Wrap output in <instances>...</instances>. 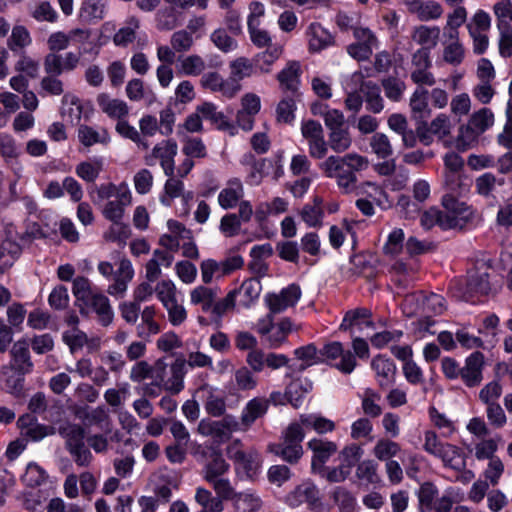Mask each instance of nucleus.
Returning <instances> with one entry per match:
<instances>
[{
	"label": "nucleus",
	"instance_id": "9",
	"mask_svg": "<svg viewBox=\"0 0 512 512\" xmlns=\"http://www.w3.org/2000/svg\"><path fill=\"white\" fill-rule=\"evenodd\" d=\"M226 453L236 468L243 470L249 478L256 476L262 466L263 461L259 452L254 448L243 450L242 442L239 439L232 441L227 446Z\"/></svg>",
	"mask_w": 512,
	"mask_h": 512
},
{
	"label": "nucleus",
	"instance_id": "32",
	"mask_svg": "<svg viewBox=\"0 0 512 512\" xmlns=\"http://www.w3.org/2000/svg\"><path fill=\"white\" fill-rule=\"evenodd\" d=\"M217 298L216 290L205 285H198L189 292L190 304L200 306L201 310L208 313L212 303Z\"/></svg>",
	"mask_w": 512,
	"mask_h": 512
},
{
	"label": "nucleus",
	"instance_id": "19",
	"mask_svg": "<svg viewBox=\"0 0 512 512\" xmlns=\"http://www.w3.org/2000/svg\"><path fill=\"white\" fill-rule=\"evenodd\" d=\"M197 393L203 400L205 411L212 417H220L226 411V402L224 397L216 388L209 385L201 386Z\"/></svg>",
	"mask_w": 512,
	"mask_h": 512
},
{
	"label": "nucleus",
	"instance_id": "15",
	"mask_svg": "<svg viewBox=\"0 0 512 512\" xmlns=\"http://www.w3.org/2000/svg\"><path fill=\"white\" fill-rule=\"evenodd\" d=\"M484 365V356L481 352H473L465 360V365L461 367L460 377L468 387L478 386L482 379V369Z\"/></svg>",
	"mask_w": 512,
	"mask_h": 512
},
{
	"label": "nucleus",
	"instance_id": "37",
	"mask_svg": "<svg viewBox=\"0 0 512 512\" xmlns=\"http://www.w3.org/2000/svg\"><path fill=\"white\" fill-rule=\"evenodd\" d=\"M104 169V160L101 157H93L80 162L76 168V175L86 182H94Z\"/></svg>",
	"mask_w": 512,
	"mask_h": 512
},
{
	"label": "nucleus",
	"instance_id": "41",
	"mask_svg": "<svg viewBox=\"0 0 512 512\" xmlns=\"http://www.w3.org/2000/svg\"><path fill=\"white\" fill-rule=\"evenodd\" d=\"M401 452V446L388 438L379 439L372 449V453L379 461H390Z\"/></svg>",
	"mask_w": 512,
	"mask_h": 512
},
{
	"label": "nucleus",
	"instance_id": "4",
	"mask_svg": "<svg viewBox=\"0 0 512 512\" xmlns=\"http://www.w3.org/2000/svg\"><path fill=\"white\" fill-rule=\"evenodd\" d=\"M423 449L429 455L441 460L444 467L455 471H462L466 466L465 457L461 449L451 443L442 442L432 430L424 432Z\"/></svg>",
	"mask_w": 512,
	"mask_h": 512
},
{
	"label": "nucleus",
	"instance_id": "3",
	"mask_svg": "<svg viewBox=\"0 0 512 512\" xmlns=\"http://www.w3.org/2000/svg\"><path fill=\"white\" fill-rule=\"evenodd\" d=\"M97 271L105 279H112V283L107 287V293L110 296L116 299H122L126 296L129 283L135 275L132 262L128 258H120L116 270L111 262L100 261L97 264Z\"/></svg>",
	"mask_w": 512,
	"mask_h": 512
},
{
	"label": "nucleus",
	"instance_id": "61",
	"mask_svg": "<svg viewBox=\"0 0 512 512\" xmlns=\"http://www.w3.org/2000/svg\"><path fill=\"white\" fill-rule=\"evenodd\" d=\"M222 262L214 259H205L200 264L201 279L203 284H210L214 278L219 279L225 276Z\"/></svg>",
	"mask_w": 512,
	"mask_h": 512
},
{
	"label": "nucleus",
	"instance_id": "21",
	"mask_svg": "<svg viewBox=\"0 0 512 512\" xmlns=\"http://www.w3.org/2000/svg\"><path fill=\"white\" fill-rule=\"evenodd\" d=\"M269 408V400L265 397H255L250 399L241 411V420L246 430L260 418L264 417Z\"/></svg>",
	"mask_w": 512,
	"mask_h": 512
},
{
	"label": "nucleus",
	"instance_id": "48",
	"mask_svg": "<svg viewBox=\"0 0 512 512\" xmlns=\"http://www.w3.org/2000/svg\"><path fill=\"white\" fill-rule=\"evenodd\" d=\"M356 477L366 484H379L381 477L378 473V464L371 459L361 461L356 468Z\"/></svg>",
	"mask_w": 512,
	"mask_h": 512
},
{
	"label": "nucleus",
	"instance_id": "25",
	"mask_svg": "<svg viewBox=\"0 0 512 512\" xmlns=\"http://www.w3.org/2000/svg\"><path fill=\"white\" fill-rule=\"evenodd\" d=\"M98 315L99 322L102 326H109L114 319V312L110 305L108 297L99 292H94L85 302Z\"/></svg>",
	"mask_w": 512,
	"mask_h": 512
},
{
	"label": "nucleus",
	"instance_id": "45",
	"mask_svg": "<svg viewBox=\"0 0 512 512\" xmlns=\"http://www.w3.org/2000/svg\"><path fill=\"white\" fill-rule=\"evenodd\" d=\"M371 312L365 308H359L356 310L348 311L340 324L341 330H348L352 326H367L371 327L373 325L370 320Z\"/></svg>",
	"mask_w": 512,
	"mask_h": 512
},
{
	"label": "nucleus",
	"instance_id": "33",
	"mask_svg": "<svg viewBox=\"0 0 512 512\" xmlns=\"http://www.w3.org/2000/svg\"><path fill=\"white\" fill-rule=\"evenodd\" d=\"M323 200L320 197H314L312 203L305 204L299 212L302 221L309 227H319L322 225L324 211Z\"/></svg>",
	"mask_w": 512,
	"mask_h": 512
},
{
	"label": "nucleus",
	"instance_id": "30",
	"mask_svg": "<svg viewBox=\"0 0 512 512\" xmlns=\"http://www.w3.org/2000/svg\"><path fill=\"white\" fill-rule=\"evenodd\" d=\"M409 11L422 21H429L441 17L443 9L435 1H412L408 4Z\"/></svg>",
	"mask_w": 512,
	"mask_h": 512
},
{
	"label": "nucleus",
	"instance_id": "54",
	"mask_svg": "<svg viewBox=\"0 0 512 512\" xmlns=\"http://www.w3.org/2000/svg\"><path fill=\"white\" fill-rule=\"evenodd\" d=\"M141 312L142 325L138 327V335H155L160 332V325L155 321L156 308L153 305L146 306Z\"/></svg>",
	"mask_w": 512,
	"mask_h": 512
},
{
	"label": "nucleus",
	"instance_id": "17",
	"mask_svg": "<svg viewBox=\"0 0 512 512\" xmlns=\"http://www.w3.org/2000/svg\"><path fill=\"white\" fill-rule=\"evenodd\" d=\"M167 227L169 233L162 235L159 242L170 252L178 251L181 246V241L190 240L192 238L191 231L176 220H169Z\"/></svg>",
	"mask_w": 512,
	"mask_h": 512
},
{
	"label": "nucleus",
	"instance_id": "23",
	"mask_svg": "<svg viewBox=\"0 0 512 512\" xmlns=\"http://www.w3.org/2000/svg\"><path fill=\"white\" fill-rule=\"evenodd\" d=\"M306 36L310 52H320L334 43L331 33L316 22L308 26Z\"/></svg>",
	"mask_w": 512,
	"mask_h": 512
},
{
	"label": "nucleus",
	"instance_id": "39",
	"mask_svg": "<svg viewBox=\"0 0 512 512\" xmlns=\"http://www.w3.org/2000/svg\"><path fill=\"white\" fill-rule=\"evenodd\" d=\"M260 291L261 285L259 281L247 279L238 289H234L231 292H236V298L239 297V303L247 308L259 297Z\"/></svg>",
	"mask_w": 512,
	"mask_h": 512
},
{
	"label": "nucleus",
	"instance_id": "40",
	"mask_svg": "<svg viewBox=\"0 0 512 512\" xmlns=\"http://www.w3.org/2000/svg\"><path fill=\"white\" fill-rule=\"evenodd\" d=\"M67 450L85 444V430L78 424L67 423L59 428Z\"/></svg>",
	"mask_w": 512,
	"mask_h": 512
},
{
	"label": "nucleus",
	"instance_id": "64",
	"mask_svg": "<svg viewBox=\"0 0 512 512\" xmlns=\"http://www.w3.org/2000/svg\"><path fill=\"white\" fill-rule=\"evenodd\" d=\"M493 12L497 20V27L510 28L512 23V1L499 0L493 6Z\"/></svg>",
	"mask_w": 512,
	"mask_h": 512
},
{
	"label": "nucleus",
	"instance_id": "50",
	"mask_svg": "<svg viewBox=\"0 0 512 512\" xmlns=\"http://www.w3.org/2000/svg\"><path fill=\"white\" fill-rule=\"evenodd\" d=\"M331 497L337 505L340 512H357L358 505L356 498L344 487H336Z\"/></svg>",
	"mask_w": 512,
	"mask_h": 512
},
{
	"label": "nucleus",
	"instance_id": "24",
	"mask_svg": "<svg viewBox=\"0 0 512 512\" xmlns=\"http://www.w3.org/2000/svg\"><path fill=\"white\" fill-rule=\"evenodd\" d=\"M96 101L101 111L109 118L120 121L129 114V107L125 101L111 98L106 93H100Z\"/></svg>",
	"mask_w": 512,
	"mask_h": 512
},
{
	"label": "nucleus",
	"instance_id": "5",
	"mask_svg": "<svg viewBox=\"0 0 512 512\" xmlns=\"http://www.w3.org/2000/svg\"><path fill=\"white\" fill-rule=\"evenodd\" d=\"M157 299L167 312L169 323L178 327L184 324L188 317V312L183 304L178 301L177 287L170 279L161 280L155 286Z\"/></svg>",
	"mask_w": 512,
	"mask_h": 512
},
{
	"label": "nucleus",
	"instance_id": "46",
	"mask_svg": "<svg viewBox=\"0 0 512 512\" xmlns=\"http://www.w3.org/2000/svg\"><path fill=\"white\" fill-rule=\"evenodd\" d=\"M283 48L281 45H273L267 48L265 51L258 53L255 57L256 67L262 73L271 72L272 65L282 55Z\"/></svg>",
	"mask_w": 512,
	"mask_h": 512
},
{
	"label": "nucleus",
	"instance_id": "8",
	"mask_svg": "<svg viewBox=\"0 0 512 512\" xmlns=\"http://www.w3.org/2000/svg\"><path fill=\"white\" fill-rule=\"evenodd\" d=\"M441 203L444 208L441 228L444 230L462 229L473 218L472 208L454 195L444 194Z\"/></svg>",
	"mask_w": 512,
	"mask_h": 512
},
{
	"label": "nucleus",
	"instance_id": "56",
	"mask_svg": "<svg viewBox=\"0 0 512 512\" xmlns=\"http://www.w3.org/2000/svg\"><path fill=\"white\" fill-rule=\"evenodd\" d=\"M443 187L446 190L445 194H451L455 197L468 191L462 173L443 172Z\"/></svg>",
	"mask_w": 512,
	"mask_h": 512
},
{
	"label": "nucleus",
	"instance_id": "13",
	"mask_svg": "<svg viewBox=\"0 0 512 512\" xmlns=\"http://www.w3.org/2000/svg\"><path fill=\"white\" fill-rule=\"evenodd\" d=\"M301 297L300 287L292 284L283 288L278 293H269L265 296L264 301L271 313L284 312L289 307H293Z\"/></svg>",
	"mask_w": 512,
	"mask_h": 512
},
{
	"label": "nucleus",
	"instance_id": "60",
	"mask_svg": "<svg viewBox=\"0 0 512 512\" xmlns=\"http://www.w3.org/2000/svg\"><path fill=\"white\" fill-rule=\"evenodd\" d=\"M179 62L180 71L188 76H198L206 69L204 59L197 54L179 58Z\"/></svg>",
	"mask_w": 512,
	"mask_h": 512
},
{
	"label": "nucleus",
	"instance_id": "31",
	"mask_svg": "<svg viewBox=\"0 0 512 512\" xmlns=\"http://www.w3.org/2000/svg\"><path fill=\"white\" fill-rule=\"evenodd\" d=\"M229 464L226 462L220 451L214 450L203 468V478L208 482L215 478L224 476L229 471Z\"/></svg>",
	"mask_w": 512,
	"mask_h": 512
},
{
	"label": "nucleus",
	"instance_id": "10",
	"mask_svg": "<svg viewBox=\"0 0 512 512\" xmlns=\"http://www.w3.org/2000/svg\"><path fill=\"white\" fill-rule=\"evenodd\" d=\"M178 153V145L172 139H166L158 142L149 154L144 157L145 163L153 166L156 162L160 163L164 174L172 176L175 170V157Z\"/></svg>",
	"mask_w": 512,
	"mask_h": 512
},
{
	"label": "nucleus",
	"instance_id": "63",
	"mask_svg": "<svg viewBox=\"0 0 512 512\" xmlns=\"http://www.w3.org/2000/svg\"><path fill=\"white\" fill-rule=\"evenodd\" d=\"M416 495L419 501L420 511H430L438 495V489L433 483L425 482L420 486Z\"/></svg>",
	"mask_w": 512,
	"mask_h": 512
},
{
	"label": "nucleus",
	"instance_id": "49",
	"mask_svg": "<svg viewBox=\"0 0 512 512\" xmlns=\"http://www.w3.org/2000/svg\"><path fill=\"white\" fill-rule=\"evenodd\" d=\"M299 423L302 428L313 429L319 434L328 433L335 429L333 421L315 414L302 415Z\"/></svg>",
	"mask_w": 512,
	"mask_h": 512
},
{
	"label": "nucleus",
	"instance_id": "12",
	"mask_svg": "<svg viewBox=\"0 0 512 512\" xmlns=\"http://www.w3.org/2000/svg\"><path fill=\"white\" fill-rule=\"evenodd\" d=\"M432 63L430 52L427 49H419L412 56L411 80L419 86H433L436 79L430 71Z\"/></svg>",
	"mask_w": 512,
	"mask_h": 512
},
{
	"label": "nucleus",
	"instance_id": "62",
	"mask_svg": "<svg viewBox=\"0 0 512 512\" xmlns=\"http://www.w3.org/2000/svg\"><path fill=\"white\" fill-rule=\"evenodd\" d=\"M468 122L474 131L482 134L493 125L494 114L488 108H481L470 116Z\"/></svg>",
	"mask_w": 512,
	"mask_h": 512
},
{
	"label": "nucleus",
	"instance_id": "35",
	"mask_svg": "<svg viewBox=\"0 0 512 512\" xmlns=\"http://www.w3.org/2000/svg\"><path fill=\"white\" fill-rule=\"evenodd\" d=\"M78 139L85 147H90L94 144H108L111 141L110 134L105 128L96 130L88 125H81L78 128Z\"/></svg>",
	"mask_w": 512,
	"mask_h": 512
},
{
	"label": "nucleus",
	"instance_id": "47",
	"mask_svg": "<svg viewBox=\"0 0 512 512\" xmlns=\"http://www.w3.org/2000/svg\"><path fill=\"white\" fill-rule=\"evenodd\" d=\"M195 501L202 507L200 512H222L224 509L222 501L203 487L196 489Z\"/></svg>",
	"mask_w": 512,
	"mask_h": 512
},
{
	"label": "nucleus",
	"instance_id": "26",
	"mask_svg": "<svg viewBox=\"0 0 512 512\" xmlns=\"http://www.w3.org/2000/svg\"><path fill=\"white\" fill-rule=\"evenodd\" d=\"M491 290L489 274L486 271H474L468 275L465 299L470 300L476 295H487Z\"/></svg>",
	"mask_w": 512,
	"mask_h": 512
},
{
	"label": "nucleus",
	"instance_id": "22",
	"mask_svg": "<svg viewBox=\"0 0 512 512\" xmlns=\"http://www.w3.org/2000/svg\"><path fill=\"white\" fill-rule=\"evenodd\" d=\"M318 500V488L310 481L301 483L287 495V503L292 507H298L304 503L314 505Z\"/></svg>",
	"mask_w": 512,
	"mask_h": 512
},
{
	"label": "nucleus",
	"instance_id": "59",
	"mask_svg": "<svg viewBox=\"0 0 512 512\" xmlns=\"http://www.w3.org/2000/svg\"><path fill=\"white\" fill-rule=\"evenodd\" d=\"M27 420H30L29 416L21 417L19 419V423L22 427V433L31 440L39 441L52 433V429L50 427L37 422L26 423Z\"/></svg>",
	"mask_w": 512,
	"mask_h": 512
},
{
	"label": "nucleus",
	"instance_id": "2",
	"mask_svg": "<svg viewBox=\"0 0 512 512\" xmlns=\"http://www.w3.org/2000/svg\"><path fill=\"white\" fill-rule=\"evenodd\" d=\"M96 194L97 202H105L101 208L103 217L117 225L123 221L126 208L132 204L129 185L126 182L103 183L96 188Z\"/></svg>",
	"mask_w": 512,
	"mask_h": 512
},
{
	"label": "nucleus",
	"instance_id": "42",
	"mask_svg": "<svg viewBox=\"0 0 512 512\" xmlns=\"http://www.w3.org/2000/svg\"><path fill=\"white\" fill-rule=\"evenodd\" d=\"M328 143L335 153H343L352 145V138L348 127L329 130Z\"/></svg>",
	"mask_w": 512,
	"mask_h": 512
},
{
	"label": "nucleus",
	"instance_id": "6",
	"mask_svg": "<svg viewBox=\"0 0 512 512\" xmlns=\"http://www.w3.org/2000/svg\"><path fill=\"white\" fill-rule=\"evenodd\" d=\"M167 365L162 360H157L153 365H150L149 379L154 385H161L166 390L179 393L184 387V376L186 374V364L184 360H176L171 368V377L166 380Z\"/></svg>",
	"mask_w": 512,
	"mask_h": 512
},
{
	"label": "nucleus",
	"instance_id": "36",
	"mask_svg": "<svg viewBox=\"0 0 512 512\" xmlns=\"http://www.w3.org/2000/svg\"><path fill=\"white\" fill-rule=\"evenodd\" d=\"M31 44L32 37L29 30L23 25H15L7 39V47L9 50L13 53H21Z\"/></svg>",
	"mask_w": 512,
	"mask_h": 512
},
{
	"label": "nucleus",
	"instance_id": "1",
	"mask_svg": "<svg viewBox=\"0 0 512 512\" xmlns=\"http://www.w3.org/2000/svg\"><path fill=\"white\" fill-rule=\"evenodd\" d=\"M368 166V158L357 153H348L343 156H328L318 167L327 178L335 179L342 193L350 194L356 189V173Z\"/></svg>",
	"mask_w": 512,
	"mask_h": 512
},
{
	"label": "nucleus",
	"instance_id": "28",
	"mask_svg": "<svg viewBox=\"0 0 512 512\" xmlns=\"http://www.w3.org/2000/svg\"><path fill=\"white\" fill-rule=\"evenodd\" d=\"M372 369L375 371L381 388L388 387L394 382L396 366L388 358L377 356L372 360Z\"/></svg>",
	"mask_w": 512,
	"mask_h": 512
},
{
	"label": "nucleus",
	"instance_id": "16",
	"mask_svg": "<svg viewBox=\"0 0 512 512\" xmlns=\"http://www.w3.org/2000/svg\"><path fill=\"white\" fill-rule=\"evenodd\" d=\"M308 448L313 452L311 462V468L313 471L322 469L323 465L337 452L338 449L336 443L320 438L311 439L308 442Z\"/></svg>",
	"mask_w": 512,
	"mask_h": 512
},
{
	"label": "nucleus",
	"instance_id": "38",
	"mask_svg": "<svg viewBox=\"0 0 512 512\" xmlns=\"http://www.w3.org/2000/svg\"><path fill=\"white\" fill-rule=\"evenodd\" d=\"M300 71V63L298 61H289L286 67L277 75L281 88L296 91L300 82Z\"/></svg>",
	"mask_w": 512,
	"mask_h": 512
},
{
	"label": "nucleus",
	"instance_id": "43",
	"mask_svg": "<svg viewBox=\"0 0 512 512\" xmlns=\"http://www.w3.org/2000/svg\"><path fill=\"white\" fill-rule=\"evenodd\" d=\"M440 29L437 26H419L412 34V38L418 44L424 46L423 49H429L435 47L439 41Z\"/></svg>",
	"mask_w": 512,
	"mask_h": 512
},
{
	"label": "nucleus",
	"instance_id": "11",
	"mask_svg": "<svg viewBox=\"0 0 512 512\" xmlns=\"http://www.w3.org/2000/svg\"><path fill=\"white\" fill-rule=\"evenodd\" d=\"M323 363H328L344 374H351L356 367L355 356L349 350H345L340 342L327 343L320 349Z\"/></svg>",
	"mask_w": 512,
	"mask_h": 512
},
{
	"label": "nucleus",
	"instance_id": "34",
	"mask_svg": "<svg viewBox=\"0 0 512 512\" xmlns=\"http://www.w3.org/2000/svg\"><path fill=\"white\" fill-rule=\"evenodd\" d=\"M106 0H83L79 9V18L87 23L97 22L104 18Z\"/></svg>",
	"mask_w": 512,
	"mask_h": 512
},
{
	"label": "nucleus",
	"instance_id": "55",
	"mask_svg": "<svg viewBox=\"0 0 512 512\" xmlns=\"http://www.w3.org/2000/svg\"><path fill=\"white\" fill-rule=\"evenodd\" d=\"M234 506L238 512H257L262 506V501L255 493L245 491L237 494Z\"/></svg>",
	"mask_w": 512,
	"mask_h": 512
},
{
	"label": "nucleus",
	"instance_id": "57",
	"mask_svg": "<svg viewBox=\"0 0 512 512\" xmlns=\"http://www.w3.org/2000/svg\"><path fill=\"white\" fill-rule=\"evenodd\" d=\"M197 432L204 437H212L218 441L227 440L220 420L201 419L197 426Z\"/></svg>",
	"mask_w": 512,
	"mask_h": 512
},
{
	"label": "nucleus",
	"instance_id": "18",
	"mask_svg": "<svg viewBox=\"0 0 512 512\" xmlns=\"http://www.w3.org/2000/svg\"><path fill=\"white\" fill-rule=\"evenodd\" d=\"M244 194L245 190L241 179L234 177L226 182L225 187L218 194L217 201L221 208L232 209L242 200Z\"/></svg>",
	"mask_w": 512,
	"mask_h": 512
},
{
	"label": "nucleus",
	"instance_id": "20",
	"mask_svg": "<svg viewBox=\"0 0 512 512\" xmlns=\"http://www.w3.org/2000/svg\"><path fill=\"white\" fill-rule=\"evenodd\" d=\"M11 362L8 365L14 369L30 374L33 371L34 364L31 360L29 345L26 340H18L10 350Z\"/></svg>",
	"mask_w": 512,
	"mask_h": 512
},
{
	"label": "nucleus",
	"instance_id": "14",
	"mask_svg": "<svg viewBox=\"0 0 512 512\" xmlns=\"http://www.w3.org/2000/svg\"><path fill=\"white\" fill-rule=\"evenodd\" d=\"M351 83L359 86L366 102V109L373 113H380L384 109V100L380 94V88L372 81H365L361 72L351 75Z\"/></svg>",
	"mask_w": 512,
	"mask_h": 512
},
{
	"label": "nucleus",
	"instance_id": "51",
	"mask_svg": "<svg viewBox=\"0 0 512 512\" xmlns=\"http://www.w3.org/2000/svg\"><path fill=\"white\" fill-rule=\"evenodd\" d=\"M372 152L379 159H388L394 153L389 137L384 133H374L369 142Z\"/></svg>",
	"mask_w": 512,
	"mask_h": 512
},
{
	"label": "nucleus",
	"instance_id": "7",
	"mask_svg": "<svg viewBox=\"0 0 512 512\" xmlns=\"http://www.w3.org/2000/svg\"><path fill=\"white\" fill-rule=\"evenodd\" d=\"M304 431L300 423H291L283 434L280 444L269 445V450L282 457L283 460L293 464L303 455L302 441Z\"/></svg>",
	"mask_w": 512,
	"mask_h": 512
},
{
	"label": "nucleus",
	"instance_id": "58",
	"mask_svg": "<svg viewBox=\"0 0 512 512\" xmlns=\"http://www.w3.org/2000/svg\"><path fill=\"white\" fill-rule=\"evenodd\" d=\"M294 355L303 362L301 369L324 362L320 350L314 344H308L295 349Z\"/></svg>",
	"mask_w": 512,
	"mask_h": 512
},
{
	"label": "nucleus",
	"instance_id": "52",
	"mask_svg": "<svg viewBox=\"0 0 512 512\" xmlns=\"http://www.w3.org/2000/svg\"><path fill=\"white\" fill-rule=\"evenodd\" d=\"M363 412L370 417H378L382 413V408L379 405L381 395L371 388H366L361 396Z\"/></svg>",
	"mask_w": 512,
	"mask_h": 512
},
{
	"label": "nucleus",
	"instance_id": "27",
	"mask_svg": "<svg viewBox=\"0 0 512 512\" xmlns=\"http://www.w3.org/2000/svg\"><path fill=\"white\" fill-rule=\"evenodd\" d=\"M25 373L5 365L1 368V379L8 393L20 397L24 394Z\"/></svg>",
	"mask_w": 512,
	"mask_h": 512
},
{
	"label": "nucleus",
	"instance_id": "44",
	"mask_svg": "<svg viewBox=\"0 0 512 512\" xmlns=\"http://www.w3.org/2000/svg\"><path fill=\"white\" fill-rule=\"evenodd\" d=\"M21 254V247L12 240H5L0 246V273L10 268Z\"/></svg>",
	"mask_w": 512,
	"mask_h": 512
},
{
	"label": "nucleus",
	"instance_id": "29",
	"mask_svg": "<svg viewBox=\"0 0 512 512\" xmlns=\"http://www.w3.org/2000/svg\"><path fill=\"white\" fill-rule=\"evenodd\" d=\"M139 29L140 20L135 16L128 17L124 25L114 34V44L119 47H127L137 39Z\"/></svg>",
	"mask_w": 512,
	"mask_h": 512
},
{
	"label": "nucleus",
	"instance_id": "53",
	"mask_svg": "<svg viewBox=\"0 0 512 512\" xmlns=\"http://www.w3.org/2000/svg\"><path fill=\"white\" fill-rule=\"evenodd\" d=\"M230 77L237 82H241L243 79L251 77L254 74L255 67L248 58L238 57L229 63Z\"/></svg>",
	"mask_w": 512,
	"mask_h": 512
}]
</instances>
